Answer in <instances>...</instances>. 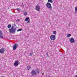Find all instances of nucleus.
<instances>
[{
	"label": "nucleus",
	"instance_id": "obj_17",
	"mask_svg": "<svg viewBox=\"0 0 77 77\" xmlns=\"http://www.w3.org/2000/svg\"><path fill=\"white\" fill-rule=\"evenodd\" d=\"M48 2H50V3H53V1H52V0H48Z\"/></svg>",
	"mask_w": 77,
	"mask_h": 77
},
{
	"label": "nucleus",
	"instance_id": "obj_10",
	"mask_svg": "<svg viewBox=\"0 0 77 77\" xmlns=\"http://www.w3.org/2000/svg\"><path fill=\"white\" fill-rule=\"evenodd\" d=\"M29 20H30V18H29V17H27L26 18V19H25L24 21H28Z\"/></svg>",
	"mask_w": 77,
	"mask_h": 77
},
{
	"label": "nucleus",
	"instance_id": "obj_23",
	"mask_svg": "<svg viewBox=\"0 0 77 77\" xmlns=\"http://www.w3.org/2000/svg\"><path fill=\"white\" fill-rule=\"evenodd\" d=\"M46 54L47 56H48V52H47V53Z\"/></svg>",
	"mask_w": 77,
	"mask_h": 77
},
{
	"label": "nucleus",
	"instance_id": "obj_16",
	"mask_svg": "<svg viewBox=\"0 0 77 77\" xmlns=\"http://www.w3.org/2000/svg\"><path fill=\"white\" fill-rule=\"evenodd\" d=\"M2 35H3L2 32V31L0 30V36H1Z\"/></svg>",
	"mask_w": 77,
	"mask_h": 77
},
{
	"label": "nucleus",
	"instance_id": "obj_3",
	"mask_svg": "<svg viewBox=\"0 0 77 77\" xmlns=\"http://www.w3.org/2000/svg\"><path fill=\"white\" fill-rule=\"evenodd\" d=\"M46 5L47 7L48 8H50L51 9H52V7H51V5L50 3L48 2Z\"/></svg>",
	"mask_w": 77,
	"mask_h": 77
},
{
	"label": "nucleus",
	"instance_id": "obj_2",
	"mask_svg": "<svg viewBox=\"0 0 77 77\" xmlns=\"http://www.w3.org/2000/svg\"><path fill=\"white\" fill-rule=\"evenodd\" d=\"M30 73H31L32 75L33 76H34V75H37V72H36V71H35L34 70H32L30 72Z\"/></svg>",
	"mask_w": 77,
	"mask_h": 77
},
{
	"label": "nucleus",
	"instance_id": "obj_20",
	"mask_svg": "<svg viewBox=\"0 0 77 77\" xmlns=\"http://www.w3.org/2000/svg\"><path fill=\"white\" fill-rule=\"evenodd\" d=\"M21 6L22 8H24V5L23 4V3H22V4Z\"/></svg>",
	"mask_w": 77,
	"mask_h": 77
},
{
	"label": "nucleus",
	"instance_id": "obj_21",
	"mask_svg": "<svg viewBox=\"0 0 77 77\" xmlns=\"http://www.w3.org/2000/svg\"><path fill=\"white\" fill-rule=\"evenodd\" d=\"M54 34H56V31H54L53 32Z\"/></svg>",
	"mask_w": 77,
	"mask_h": 77
},
{
	"label": "nucleus",
	"instance_id": "obj_12",
	"mask_svg": "<svg viewBox=\"0 0 77 77\" xmlns=\"http://www.w3.org/2000/svg\"><path fill=\"white\" fill-rule=\"evenodd\" d=\"M71 36V35L70 34H68L67 35V37H70V36Z\"/></svg>",
	"mask_w": 77,
	"mask_h": 77
},
{
	"label": "nucleus",
	"instance_id": "obj_9",
	"mask_svg": "<svg viewBox=\"0 0 77 77\" xmlns=\"http://www.w3.org/2000/svg\"><path fill=\"white\" fill-rule=\"evenodd\" d=\"M5 52V49L4 48H2L0 50V53H1V54H2L3 53Z\"/></svg>",
	"mask_w": 77,
	"mask_h": 77
},
{
	"label": "nucleus",
	"instance_id": "obj_8",
	"mask_svg": "<svg viewBox=\"0 0 77 77\" xmlns=\"http://www.w3.org/2000/svg\"><path fill=\"white\" fill-rule=\"evenodd\" d=\"M18 44H15L14 45V46L13 48V50H15L16 49H17V47Z\"/></svg>",
	"mask_w": 77,
	"mask_h": 77
},
{
	"label": "nucleus",
	"instance_id": "obj_4",
	"mask_svg": "<svg viewBox=\"0 0 77 77\" xmlns=\"http://www.w3.org/2000/svg\"><path fill=\"white\" fill-rule=\"evenodd\" d=\"M56 38V37L55 35H51L50 36V39L51 40H55Z\"/></svg>",
	"mask_w": 77,
	"mask_h": 77
},
{
	"label": "nucleus",
	"instance_id": "obj_24",
	"mask_svg": "<svg viewBox=\"0 0 77 77\" xmlns=\"http://www.w3.org/2000/svg\"><path fill=\"white\" fill-rule=\"evenodd\" d=\"M24 15H27V13H25L24 14Z\"/></svg>",
	"mask_w": 77,
	"mask_h": 77
},
{
	"label": "nucleus",
	"instance_id": "obj_15",
	"mask_svg": "<svg viewBox=\"0 0 77 77\" xmlns=\"http://www.w3.org/2000/svg\"><path fill=\"white\" fill-rule=\"evenodd\" d=\"M8 28H11V25L9 24L8 26Z\"/></svg>",
	"mask_w": 77,
	"mask_h": 77
},
{
	"label": "nucleus",
	"instance_id": "obj_29",
	"mask_svg": "<svg viewBox=\"0 0 77 77\" xmlns=\"http://www.w3.org/2000/svg\"><path fill=\"white\" fill-rule=\"evenodd\" d=\"M8 9H9V8H8Z\"/></svg>",
	"mask_w": 77,
	"mask_h": 77
},
{
	"label": "nucleus",
	"instance_id": "obj_27",
	"mask_svg": "<svg viewBox=\"0 0 77 77\" xmlns=\"http://www.w3.org/2000/svg\"><path fill=\"white\" fill-rule=\"evenodd\" d=\"M44 73H42V75H44Z\"/></svg>",
	"mask_w": 77,
	"mask_h": 77
},
{
	"label": "nucleus",
	"instance_id": "obj_19",
	"mask_svg": "<svg viewBox=\"0 0 77 77\" xmlns=\"http://www.w3.org/2000/svg\"><path fill=\"white\" fill-rule=\"evenodd\" d=\"M26 23H30V20H27L26 21Z\"/></svg>",
	"mask_w": 77,
	"mask_h": 77
},
{
	"label": "nucleus",
	"instance_id": "obj_11",
	"mask_svg": "<svg viewBox=\"0 0 77 77\" xmlns=\"http://www.w3.org/2000/svg\"><path fill=\"white\" fill-rule=\"evenodd\" d=\"M30 68H31V66H27V69L29 70V69H30Z\"/></svg>",
	"mask_w": 77,
	"mask_h": 77
},
{
	"label": "nucleus",
	"instance_id": "obj_26",
	"mask_svg": "<svg viewBox=\"0 0 77 77\" xmlns=\"http://www.w3.org/2000/svg\"><path fill=\"white\" fill-rule=\"evenodd\" d=\"M69 26H70V24H69Z\"/></svg>",
	"mask_w": 77,
	"mask_h": 77
},
{
	"label": "nucleus",
	"instance_id": "obj_22",
	"mask_svg": "<svg viewBox=\"0 0 77 77\" xmlns=\"http://www.w3.org/2000/svg\"><path fill=\"white\" fill-rule=\"evenodd\" d=\"M3 38V36H2L1 35H0V38Z\"/></svg>",
	"mask_w": 77,
	"mask_h": 77
},
{
	"label": "nucleus",
	"instance_id": "obj_30",
	"mask_svg": "<svg viewBox=\"0 0 77 77\" xmlns=\"http://www.w3.org/2000/svg\"><path fill=\"white\" fill-rule=\"evenodd\" d=\"M75 77H77V75H76Z\"/></svg>",
	"mask_w": 77,
	"mask_h": 77
},
{
	"label": "nucleus",
	"instance_id": "obj_5",
	"mask_svg": "<svg viewBox=\"0 0 77 77\" xmlns=\"http://www.w3.org/2000/svg\"><path fill=\"white\" fill-rule=\"evenodd\" d=\"M19 62V61L18 60L15 61V63H14V66H17L18 65V63Z\"/></svg>",
	"mask_w": 77,
	"mask_h": 77
},
{
	"label": "nucleus",
	"instance_id": "obj_1",
	"mask_svg": "<svg viewBox=\"0 0 77 77\" xmlns=\"http://www.w3.org/2000/svg\"><path fill=\"white\" fill-rule=\"evenodd\" d=\"M14 26H12V27L9 29V32L10 33H14L15 32V30H16V28H14Z\"/></svg>",
	"mask_w": 77,
	"mask_h": 77
},
{
	"label": "nucleus",
	"instance_id": "obj_18",
	"mask_svg": "<svg viewBox=\"0 0 77 77\" xmlns=\"http://www.w3.org/2000/svg\"><path fill=\"white\" fill-rule=\"evenodd\" d=\"M17 11H21V9H20L19 8H17Z\"/></svg>",
	"mask_w": 77,
	"mask_h": 77
},
{
	"label": "nucleus",
	"instance_id": "obj_31",
	"mask_svg": "<svg viewBox=\"0 0 77 77\" xmlns=\"http://www.w3.org/2000/svg\"><path fill=\"white\" fill-rule=\"evenodd\" d=\"M18 21H19V20H18Z\"/></svg>",
	"mask_w": 77,
	"mask_h": 77
},
{
	"label": "nucleus",
	"instance_id": "obj_7",
	"mask_svg": "<svg viewBox=\"0 0 77 77\" xmlns=\"http://www.w3.org/2000/svg\"><path fill=\"white\" fill-rule=\"evenodd\" d=\"M35 9L36 11H39V9H40V6L38 5L36 6L35 8Z\"/></svg>",
	"mask_w": 77,
	"mask_h": 77
},
{
	"label": "nucleus",
	"instance_id": "obj_28",
	"mask_svg": "<svg viewBox=\"0 0 77 77\" xmlns=\"http://www.w3.org/2000/svg\"><path fill=\"white\" fill-rule=\"evenodd\" d=\"M14 26H16V25H15V24H14Z\"/></svg>",
	"mask_w": 77,
	"mask_h": 77
},
{
	"label": "nucleus",
	"instance_id": "obj_6",
	"mask_svg": "<svg viewBox=\"0 0 77 77\" xmlns=\"http://www.w3.org/2000/svg\"><path fill=\"white\" fill-rule=\"evenodd\" d=\"M69 40L70 42H71V43H73V42H75L74 39L72 37L70 39H69Z\"/></svg>",
	"mask_w": 77,
	"mask_h": 77
},
{
	"label": "nucleus",
	"instance_id": "obj_13",
	"mask_svg": "<svg viewBox=\"0 0 77 77\" xmlns=\"http://www.w3.org/2000/svg\"><path fill=\"white\" fill-rule=\"evenodd\" d=\"M36 71L37 72V73H38V74H39V69H36Z\"/></svg>",
	"mask_w": 77,
	"mask_h": 77
},
{
	"label": "nucleus",
	"instance_id": "obj_14",
	"mask_svg": "<svg viewBox=\"0 0 77 77\" xmlns=\"http://www.w3.org/2000/svg\"><path fill=\"white\" fill-rule=\"evenodd\" d=\"M21 30H22V29H20L17 30V32H20V31H21Z\"/></svg>",
	"mask_w": 77,
	"mask_h": 77
},
{
	"label": "nucleus",
	"instance_id": "obj_25",
	"mask_svg": "<svg viewBox=\"0 0 77 77\" xmlns=\"http://www.w3.org/2000/svg\"><path fill=\"white\" fill-rule=\"evenodd\" d=\"M32 54H30L29 56H32Z\"/></svg>",
	"mask_w": 77,
	"mask_h": 77
},
{
	"label": "nucleus",
	"instance_id": "obj_32",
	"mask_svg": "<svg viewBox=\"0 0 77 77\" xmlns=\"http://www.w3.org/2000/svg\"><path fill=\"white\" fill-rule=\"evenodd\" d=\"M76 73H77V72Z\"/></svg>",
	"mask_w": 77,
	"mask_h": 77
}]
</instances>
